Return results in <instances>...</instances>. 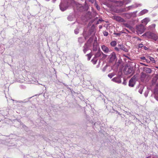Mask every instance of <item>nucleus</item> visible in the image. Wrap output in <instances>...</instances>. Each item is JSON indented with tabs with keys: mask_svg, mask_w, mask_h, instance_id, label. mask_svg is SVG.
<instances>
[{
	"mask_svg": "<svg viewBox=\"0 0 158 158\" xmlns=\"http://www.w3.org/2000/svg\"><path fill=\"white\" fill-rule=\"evenodd\" d=\"M131 2V0H125L123 1V3H125V4H127L128 3H129Z\"/></svg>",
	"mask_w": 158,
	"mask_h": 158,
	"instance_id": "nucleus-24",
	"label": "nucleus"
},
{
	"mask_svg": "<svg viewBox=\"0 0 158 158\" xmlns=\"http://www.w3.org/2000/svg\"><path fill=\"white\" fill-rule=\"evenodd\" d=\"M82 39L81 38H79L78 39V41L80 43H82Z\"/></svg>",
	"mask_w": 158,
	"mask_h": 158,
	"instance_id": "nucleus-34",
	"label": "nucleus"
},
{
	"mask_svg": "<svg viewBox=\"0 0 158 158\" xmlns=\"http://www.w3.org/2000/svg\"><path fill=\"white\" fill-rule=\"evenodd\" d=\"M148 91H146L145 92V93H144V95L146 97H147L148 96Z\"/></svg>",
	"mask_w": 158,
	"mask_h": 158,
	"instance_id": "nucleus-31",
	"label": "nucleus"
},
{
	"mask_svg": "<svg viewBox=\"0 0 158 158\" xmlns=\"http://www.w3.org/2000/svg\"><path fill=\"white\" fill-rule=\"evenodd\" d=\"M125 73L126 74H128L131 73L133 70V68L131 67L128 68L127 69L125 68Z\"/></svg>",
	"mask_w": 158,
	"mask_h": 158,
	"instance_id": "nucleus-13",
	"label": "nucleus"
},
{
	"mask_svg": "<svg viewBox=\"0 0 158 158\" xmlns=\"http://www.w3.org/2000/svg\"><path fill=\"white\" fill-rule=\"evenodd\" d=\"M143 71L146 73H150L152 70L150 68L148 67H144L143 68Z\"/></svg>",
	"mask_w": 158,
	"mask_h": 158,
	"instance_id": "nucleus-16",
	"label": "nucleus"
},
{
	"mask_svg": "<svg viewBox=\"0 0 158 158\" xmlns=\"http://www.w3.org/2000/svg\"><path fill=\"white\" fill-rule=\"evenodd\" d=\"M92 61L93 62L94 64H95L97 62V60H95V58H94L93 60H92Z\"/></svg>",
	"mask_w": 158,
	"mask_h": 158,
	"instance_id": "nucleus-27",
	"label": "nucleus"
},
{
	"mask_svg": "<svg viewBox=\"0 0 158 158\" xmlns=\"http://www.w3.org/2000/svg\"><path fill=\"white\" fill-rule=\"evenodd\" d=\"M114 75V73H110L109 74H108V76L110 78H111Z\"/></svg>",
	"mask_w": 158,
	"mask_h": 158,
	"instance_id": "nucleus-25",
	"label": "nucleus"
},
{
	"mask_svg": "<svg viewBox=\"0 0 158 158\" xmlns=\"http://www.w3.org/2000/svg\"><path fill=\"white\" fill-rule=\"evenodd\" d=\"M119 46L120 47V48L121 50L125 52H128V49L126 48H125L123 45H119Z\"/></svg>",
	"mask_w": 158,
	"mask_h": 158,
	"instance_id": "nucleus-20",
	"label": "nucleus"
},
{
	"mask_svg": "<svg viewBox=\"0 0 158 158\" xmlns=\"http://www.w3.org/2000/svg\"><path fill=\"white\" fill-rule=\"evenodd\" d=\"M142 60H146V59H145V57L144 56H142V57H141V58H140Z\"/></svg>",
	"mask_w": 158,
	"mask_h": 158,
	"instance_id": "nucleus-36",
	"label": "nucleus"
},
{
	"mask_svg": "<svg viewBox=\"0 0 158 158\" xmlns=\"http://www.w3.org/2000/svg\"><path fill=\"white\" fill-rule=\"evenodd\" d=\"M148 10L147 9H144L141 10L139 14V16L142 15L146 13H147Z\"/></svg>",
	"mask_w": 158,
	"mask_h": 158,
	"instance_id": "nucleus-14",
	"label": "nucleus"
},
{
	"mask_svg": "<svg viewBox=\"0 0 158 158\" xmlns=\"http://www.w3.org/2000/svg\"><path fill=\"white\" fill-rule=\"evenodd\" d=\"M75 16L73 15H70L68 17V19L69 21H72L74 19Z\"/></svg>",
	"mask_w": 158,
	"mask_h": 158,
	"instance_id": "nucleus-19",
	"label": "nucleus"
},
{
	"mask_svg": "<svg viewBox=\"0 0 158 158\" xmlns=\"http://www.w3.org/2000/svg\"><path fill=\"white\" fill-rule=\"evenodd\" d=\"M89 2H91V3H93L94 2V0H88Z\"/></svg>",
	"mask_w": 158,
	"mask_h": 158,
	"instance_id": "nucleus-37",
	"label": "nucleus"
},
{
	"mask_svg": "<svg viewBox=\"0 0 158 158\" xmlns=\"http://www.w3.org/2000/svg\"><path fill=\"white\" fill-rule=\"evenodd\" d=\"M136 77L133 76L129 80V86L130 87H133L134 86L136 82Z\"/></svg>",
	"mask_w": 158,
	"mask_h": 158,
	"instance_id": "nucleus-4",
	"label": "nucleus"
},
{
	"mask_svg": "<svg viewBox=\"0 0 158 158\" xmlns=\"http://www.w3.org/2000/svg\"><path fill=\"white\" fill-rule=\"evenodd\" d=\"M88 57V60H90V58L91 57V56H92V54L91 53H90L88 54H87L86 55Z\"/></svg>",
	"mask_w": 158,
	"mask_h": 158,
	"instance_id": "nucleus-22",
	"label": "nucleus"
},
{
	"mask_svg": "<svg viewBox=\"0 0 158 158\" xmlns=\"http://www.w3.org/2000/svg\"><path fill=\"white\" fill-rule=\"evenodd\" d=\"M76 7L77 10L80 11H82L84 9V7L82 5L79 3L76 4Z\"/></svg>",
	"mask_w": 158,
	"mask_h": 158,
	"instance_id": "nucleus-9",
	"label": "nucleus"
},
{
	"mask_svg": "<svg viewBox=\"0 0 158 158\" xmlns=\"http://www.w3.org/2000/svg\"><path fill=\"white\" fill-rule=\"evenodd\" d=\"M157 51H158V48L157 49Z\"/></svg>",
	"mask_w": 158,
	"mask_h": 158,
	"instance_id": "nucleus-54",
	"label": "nucleus"
},
{
	"mask_svg": "<svg viewBox=\"0 0 158 158\" xmlns=\"http://www.w3.org/2000/svg\"><path fill=\"white\" fill-rule=\"evenodd\" d=\"M151 158L150 156H148L146 158Z\"/></svg>",
	"mask_w": 158,
	"mask_h": 158,
	"instance_id": "nucleus-51",
	"label": "nucleus"
},
{
	"mask_svg": "<svg viewBox=\"0 0 158 158\" xmlns=\"http://www.w3.org/2000/svg\"><path fill=\"white\" fill-rule=\"evenodd\" d=\"M126 83H127L126 81H125V79H124V81H123V85H126Z\"/></svg>",
	"mask_w": 158,
	"mask_h": 158,
	"instance_id": "nucleus-35",
	"label": "nucleus"
},
{
	"mask_svg": "<svg viewBox=\"0 0 158 158\" xmlns=\"http://www.w3.org/2000/svg\"><path fill=\"white\" fill-rule=\"evenodd\" d=\"M98 49V43L96 40H94L93 44V50L94 51H96Z\"/></svg>",
	"mask_w": 158,
	"mask_h": 158,
	"instance_id": "nucleus-11",
	"label": "nucleus"
},
{
	"mask_svg": "<svg viewBox=\"0 0 158 158\" xmlns=\"http://www.w3.org/2000/svg\"><path fill=\"white\" fill-rule=\"evenodd\" d=\"M99 28L101 29L102 28V26L101 25H100L99 26Z\"/></svg>",
	"mask_w": 158,
	"mask_h": 158,
	"instance_id": "nucleus-44",
	"label": "nucleus"
},
{
	"mask_svg": "<svg viewBox=\"0 0 158 158\" xmlns=\"http://www.w3.org/2000/svg\"><path fill=\"white\" fill-rule=\"evenodd\" d=\"M53 0V2H54L56 0Z\"/></svg>",
	"mask_w": 158,
	"mask_h": 158,
	"instance_id": "nucleus-53",
	"label": "nucleus"
},
{
	"mask_svg": "<svg viewBox=\"0 0 158 158\" xmlns=\"http://www.w3.org/2000/svg\"><path fill=\"white\" fill-rule=\"evenodd\" d=\"M138 40H140L139 38H138Z\"/></svg>",
	"mask_w": 158,
	"mask_h": 158,
	"instance_id": "nucleus-52",
	"label": "nucleus"
},
{
	"mask_svg": "<svg viewBox=\"0 0 158 158\" xmlns=\"http://www.w3.org/2000/svg\"><path fill=\"white\" fill-rule=\"evenodd\" d=\"M83 51L84 53H85L89 49V47L88 44H85L83 46Z\"/></svg>",
	"mask_w": 158,
	"mask_h": 158,
	"instance_id": "nucleus-15",
	"label": "nucleus"
},
{
	"mask_svg": "<svg viewBox=\"0 0 158 158\" xmlns=\"http://www.w3.org/2000/svg\"><path fill=\"white\" fill-rule=\"evenodd\" d=\"M143 44H139V48H142V47H143Z\"/></svg>",
	"mask_w": 158,
	"mask_h": 158,
	"instance_id": "nucleus-32",
	"label": "nucleus"
},
{
	"mask_svg": "<svg viewBox=\"0 0 158 158\" xmlns=\"http://www.w3.org/2000/svg\"><path fill=\"white\" fill-rule=\"evenodd\" d=\"M115 49L116 50H117V51H118L119 50V49H118V48H117V47H115Z\"/></svg>",
	"mask_w": 158,
	"mask_h": 158,
	"instance_id": "nucleus-42",
	"label": "nucleus"
},
{
	"mask_svg": "<svg viewBox=\"0 0 158 158\" xmlns=\"http://www.w3.org/2000/svg\"><path fill=\"white\" fill-rule=\"evenodd\" d=\"M109 61L110 62H112L116 60V54L114 52L109 55Z\"/></svg>",
	"mask_w": 158,
	"mask_h": 158,
	"instance_id": "nucleus-5",
	"label": "nucleus"
},
{
	"mask_svg": "<svg viewBox=\"0 0 158 158\" xmlns=\"http://www.w3.org/2000/svg\"><path fill=\"white\" fill-rule=\"evenodd\" d=\"M13 101V103L15 105H18L19 103H21L23 102L21 101H16L12 99H11Z\"/></svg>",
	"mask_w": 158,
	"mask_h": 158,
	"instance_id": "nucleus-18",
	"label": "nucleus"
},
{
	"mask_svg": "<svg viewBox=\"0 0 158 158\" xmlns=\"http://www.w3.org/2000/svg\"><path fill=\"white\" fill-rule=\"evenodd\" d=\"M108 34V32L107 31H104L103 35L105 36H107Z\"/></svg>",
	"mask_w": 158,
	"mask_h": 158,
	"instance_id": "nucleus-30",
	"label": "nucleus"
},
{
	"mask_svg": "<svg viewBox=\"0 0 158 158\" xmlns=\"http://www.w3.org/2000/svg\"><path fill=\"white\" fill-rule=\"evenodd\" d=\"M137 32L138 34H141L145 30L144 26L142 24L138 25L136 27Z\"/></svg>",
	"mask_w": 158,
	"mask_h": 158,
	"instance_id": "nucleus-3",
	"label": "nucleus"
},
{
	"mask_svg": "<svg viewBox=\"0 0 158 158\" xmlns=\"http://www.w3.org/2000/svg\"><path fill=\"white\" fill-rule=\"evenodd\" d=\"M140 64H142V65H145V66H147L145 64L143 63H140Z\"/></svg>",
	"mask_w": 158,
	"mask_h": 158,
	"instance_id": "nucleus-40",
	"label": "nucleus"
},
{
	"mask_svg": "<svg viewBox=\"0 0 158 158\" xmlns=\"http://www.w3.org/2000/svg\"><path fill=\"white\" fill-rule=\"evenodd\" d=\"M96 7L98 10H99L100 9V8L98 5L96 6Z\"/></svg>",
	"mask_w": 158,
	"mask_h": 158,
	"instance_id": "nucleus-38",
	"label": "nucleus"
},
{
	"mask_svg": "<svg viewBox=\"0 0 158 158\" xmlns=\"http://www.w3.org/2000/svg\"><path fill=\"white\" fill-rule=\"evenodd\" d=\"M149 59L151 61H152L153 62H155V60L154 59L151 57H149Z\"/></svg>",
	"mask_w": 158,
	"mask_h": 158,
	"instance_id": "nucleus-29",
	"label": "nucleus"
},
{
	"mask_svg": "<svg viewBox=\"0 0 158 158\" xmlns=\"http://www.w3.org/2000/svg\"><path fill=\"white\" fill-rule=\"evenodd\" d=\"M100 23V22L99 21V20H98L97 22H96V24H99Z\"/></svg>",
	"mask_w": 158,
	"mask_h": 158,
	"instance_id": "nucleus-41",
	"label": "nucleus"
},
{
	"mask_svg": "<svg viewBox=\"0 0 158 158\" xmlns=\"http://www.w3.org/2000/svg\"><path fill=\"white\" fill-rule=\"evenodd\" d=\"M144 49L145 50H147V49H148V48H147L146 47L144 46Z\"/></svg>",
	"mask_w": 158,
	"mask_h": 158,
	"instance_id": "nucleus-45",
	"label": "nucleus"
},
{
	"mask_svg": "<svg viewBox=\"0 0 158 158\" xmlns=\"http://www.w3.org/2000/svg\"><path fill=\"white\" fill-rule=\"evenodd\" d=\"M143 88V87H141L140 88V89L139 90V92L141 94H142V93Z\"/></svg>",
	"mask_w": 158,
	"mask_h": 158,
	"instance_id": "nucleus-26",
	"label": "nucleus"
},
{
	"mask_svg": "<svg viewBox=\"0 0 158 158\" xmlns=\"http://www.w3.org/2000/svg\"><path fill=\"white\" fill-rule=\"evenodd\" d=\"M156 99L158 101V97H155Z\"/></svg>",
	"mask_w": 158,
	"mask_h": 158,
	"instance_id": "nucleus-47",
	"label": "nucleus"
},
{
	"mask_svg": "<svg viewBox=\"0 0 158 158\" xmlns=\"http://www.w3.org/2000/svg\"><path fill=\"white\" fill-rule=\"evenodd\" d=\"M146 60V62H147L148 63V62H149V61H148V60H147V59H146V60Z\"/></svg>",
	"mask_w": 158,
	"mask_h": 158,
	"instance_id": "nucleus-48",
	"label": "nucleus"
},
{
	"mask_svg": "<svg viewBox=\"0 0 158 158\" xmlns=\"http://www.w3.org/2000/svg\"><path fill=\"white\" fill-rule=\"evenodd\" d=\"M126 15H129V16L130 15L129 14H126Z\"/></svg>",
	"mask_w": 158,
	"mask_h": 158,
	"instance_id": "nucleus-49",
	"label": "nucleus"
},
{
	"mask_svg": "<svg viewBox=\"0 0 158 158\" xmlns=\"http://www.w3.org/2000/svg\"><path fill=\"white\" fill-rule=\"evenodd\" d=\"M124 25L126 27L128 28L132 31L134 32L135 31L134 28L129 24L128 23H125L124 24Z\"/></svg>",
	"mask_w": 158,
	"mask_h": 158,
	"instance_id": "nucleus-12",
	"label": "nucleus"
},
{
	"mask_svg": "<svg viewBox=\"0 0 158 158\" xmlns=\"http://www.w3.org/2000/svg\"><path fill=\"white\" fill-rule=\"evenodd\" d=\"M113 18L114 19L118 22H125V20L120 16H114L113 17Z\"/></svg>",
	"mask_w": 158,
	"mask_h": 158,
	"instance_id": "nucleus-6",
	"label": "nucleus"
},
{
	"mask_svg": "<svg viewBox=\"0 0 158 158\" xmlns=\"http://www.w3.org/2000/svg\"><path fill=\"white\" fill-rule=\"evenodd\" d=\"M101 48L104 52L106 53H107L110 52V50L105 45L102 46Z\"/></svg>",
	"mask_w": 158,
	"mask_h": 158,
	"instance_id": "nucleus-10",
	"label": "nucleus"
},
{
	"mask_svg": "<svg viewBox=\"0 0 158 158\" xmlns=\"http://www.w3.org/2000/svg\"><path fill=\"white\" fill-rule=\"evenodd\" d=\"M112 80L113 81L118 83H120L121 82V77L120 76H118L113 78L112 79Z\"/></svg>",
	"mask_w": 158,
	"mask_h": 158,
	"instance_id": "nucleus-8",
	"label": "nucleus"
},
{
	"mask_svg": "<svg viewBox=\"0 0 158 158\" xmlns=\"http://www.w3.org/2000/svg\"><path fill=\"white\" fill-rule=\"evenodd\" d=\"M107 65H106V66H105L103 68V69H102V71H103V72H104L106 70V68H107Z\"/></svg>",
	"mask_w": 158,
	"mask_h": 158,
	"instance_id": "nucleus-33",
	"label": "nucleus"
},
{
	"mask_svg": "<svg viewBox=\"0 0 158 158\" xmlns=\"http://www.w3.org/2000/svg\"><path fill=\"white\" fill-rule=\"evenodd\" d=\"M110 44L111 46L114 47L116 45L117 43L116 41H112L111 42Z\"/></svg>",
	"mask_w": 158,
	"mask_h": 158,
	"instance_id": "nucleus-23",
	"label": "nucleus"
},
{
	"mask_svg": "<svg viewBox=\"0 0 158 158\" xmlns=\"http://www.w3.org/2000/svg\"><path fill=\"white\" fill-rule=\"evenodd\" d=\"M79 29L78 28H76L74 30V32L75 34H77L79 33Z\"/></svg>",
	"mask_w": 158,
	"mask_h": 158,
	"instance_id": "nucleus-28",
	"label": "nucleus"
},
{
	"mask_svg": "<svg viewBox=\"0 0 158 158\" xmlns=\"http://www.w3.org/2000/svg\"><path fill=\"white\" fill-rule=\"evenodd\" d=\"M115 34H116L117 35H119V33H115Z\"/></svg>",
	"mask_w": 158,
	"mask_h": 158,
	"instance_id": "nucleus-50",
	"label": "nucleus"
},
{
	"mask_svg": "<svg viewBox=\"0 0 158 158\" xmlns=\"http://www.w3.org/2000/svg\"><path fill=\"white\" fill-rule=\"evenodd\" d=\"M141 6L142 4H141L135 3L134 5H133L127 7V8L128 10H129L133 8H136L139 6Z\"/></svg>",
	"mask_w": 158,
	"mask_h": 158,
	"instance_id": "nucleus-7",
	"label": "nucleus"
},
{
	"mask_svg": "<svg viewBox=\"0 0 158 158\" xmlns=\"http://www.w3.org/2000/svg\"><path fill=\"white\" fill-rule=\"evenodd\" d=\"M143 35H145L148 38L152 39L155 40H156L158 38L156 35L150 32H146Z\"/></svg>",
	"mask_w": 158,
	"mask_h": 158,
	"instance_id": "nucleus-1",
	"label": "nucleus"
},
{
	"mask_svg": "<svg viewBox=\"0 0 158 158\" xmlns=\"http://www.w3.org/2000/svg\"><path fill=\"white\" fill-rule=\"evenodd\" d=\"M150 21V19L148 18H146L142 21V22L146 25Z\"/></svg>",
	"mask_w": 158,
	"mask_h": 158,
	"instance_id": "nucleus-17",
	"label": "nucleus"
},
{
	"mask_svg": "<svg viewBox=\"0 0 158 158\" xmlns=\"http://www.w3.org/2000/svg\"><path fill=\"white\" fill-rule=\"evenodd\" d=\"M101 55V53L100 51H98L97 53L95 55L94 58L98 57L100 56Z\"/></svg>",
	"mask_w": 158,
	"mask_h": 158,
	"instance_id": "nucleus-21",
	"label": "nucleus"
},
{
	"mask_svg": "<svg viewBox=\"0 0 158 158\" xmlns=\"http://www.w3.org/2000/svg\"><path fill=\"white\" fill-rule=\"evenodd\" d=\"M100 22V23L101 22H103V20L102 19H99L98 20Z\"/></svg>",
	"mask_w": 158,
	"mask_h": 158,
	"instance_id": "nucleus-39",
	"label": "nucleus"
},
{
	"mask_svg": "<svg viewBox=\"0 0 158 158\" xmlns=\"http://www.w3.org/2000/svg\"><path fill=\"white\" fill-rule=\"evenodd\" d=\"M59 6L60 10L62 11H64L68 8L69 5L68 2L65 1L61 2Z\"/></svg>",
	"mask_w": 158,
	"mask_h": 158,
	"instance_id": "nucleus-2",
	"label": "nucleus"
},
{
	"mask_svg": "<svg viewBox=\"0 0 158 158\" xmlns=\"http://www.w3.org/2000/svg\"><path fill=\"white\" fill-rule=\"evenodd\" d=\"M142 76H145V74H144V73H142Z\"/></svg>",
	"mask_w": 158,
	"mask_h": 158,
	"instance_id": "nucleus-46",
	"label": "nucleus"
},
{
	"mask_svg": "<svg viewBox=\"0 0 158 158\" xmlns=\"http://www.w3.org/2000/svg\"><path fill=\"white\" fill-rule=\"evenodd\" d=\"M152 26L153 27H155L156 25L155 24H153L152 25Z\"/></svg>",
	"mask_w": 158,
	"mask_h": 158,
	"instance_id": "nucleus-43",
	"label": "nucleus"
}]
</instances>
